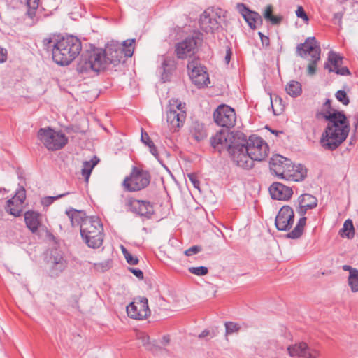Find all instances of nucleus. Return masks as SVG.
Wrapping results in <instances>:
<instances>
[{"mask_svg":"<svg viewBox=\"0 0 358 358\" xmlns=\"http://www.w3.org/2000/svg\"><path fill=\"white\" fill-rule=\"evenodd\" d=\"M268 152V144L262 138L252 135L246 139L243 134L239 145L232 151V160L237 166L250 169L253 167L255 161L264 160Z\"/></svg>","mask_w":358,"mask_h":358,"instance_id":"obj_1","label":"nucleus"},{"mask_svg":"<svg viewBox=\"0 0 358 358\" xmlns=\"http://www.w3.org/2000/svg\"><path fill=\"white\" fill-rule=\"evenodd\" d=\"M324 118L327 125L320 138V144L325 150H334L348 137L349 123L344 113L340 111H327Z\"/></svg>","mask_w":358,"mask_h":358,"instance_id":"obj_2","label":"nucleus"},{"mask_svg":"<svg viewBox=\"0 0 358 358\" xmlns=\"http://www.w3.org/2000/svg\"><path fill=\"white\" fill-rule=\"evenodd\" d=\"M43 44L46 49H51L53 60L61 66L69 65L82 50L80 41L73 36H67L60 39L55 37L45 38Z\"/></svg>","mask_w":358,"mask_h":358,"instance_id":"obj_3","label":"nucleus"},{"mask_svg":"<svg viewBox=\"0 0 358 358\" xmlns=\"http://www.w3.org/2000/svg\"><path fill=\"white\" fill-rule=\"evenodd\" d=\"M80 234L88 247L99 248L103 241V227L98 217L86 218L80 226Z\"/></svg>","mask_w":358,"mask_h":358,"instance_id":"obj_4","label":"nucleus"},{"mask_svg":"<svg viewBox=\"0 0 358 358\" xmlns=\"http://www.w3.org/2000/svg\"><path fill=\"white\" fill-rule=\"evenodd\" d=\"M108 64L104 50L96 49L82 56L77 65V70L80 73H88L91 71L99 72L106 69Z\"/></svg>","mask_w":358,"mask_h":358,"instance_id":"obj_5","label":"nucleus"},{"mask_svg":"<svg viewBox=\"0 0 358 358\" xmlns=\"http://www.w3.org/2000/svg\"><path fill=\"white\" fill-rule=\"evenodd\" d=\"M134 39H130L124 41L122 44L117 42L108 44L104 52L108 63L116 66L121 62H124L126 58L131 57L134 53Z\"/></svg>","mask_w":358,"mask_h":358,"instance_id":"obj_6","label":"nucleus"},{"mask_svg":"<svg viewBox=\"0 0 358 358\" xmlns=\"http://www.w3.org/2000/svg\"><path fill=\"white\" fill-rule=\"evenodd\" d=\"M38 138L50 151L59 150L68 143L67 136L62 131L55 130L49 127L41 128L38 131Z\"/></svg>","mask_w":358,"mask_h":358,"instance_id":"obj_7","label":"nucleus"},{"mask_svg":"<svg viewBox=\"0 0 358 358\" xmlns=\"http://www.w3.org/2000/svg\"><path fill=\"white\" fill-rule=\"evenodd\" d=\"M242 133L234 134L229 130H221L211 138L212 146L219 152L227 150L232 158V151L237 145H239Z\"/></svg>","mask_w":358,"mask_h":358,"instance_id":"obj_8","label":"nucleus"},{"mask_svg":"<svg viewBox=\"0 0 358 358\" xmlns=\"http://www.w3.org/2000/svg\"><path fill=\"white\" fill-rule=\"evenodd\" d=\"M150 182L148 171L133 166L129 176L122 182V186L128 192H137L146 187Z\"/></svg>","mask_w":358,"mask_h":358,"instance_id":"obj_9","label":"nucleus"},{"mask_svg":"<svg viewBox=\"0 0 358 358\" xmlns=\"http://www.w3.org/2000/svg\"><path fill=\"white\" fill-rule=\"evenodd\" d=\"M185 104L178 99L169 101V110L166 113V121L171 129L178 131L183 126L186 119Z\"/></svg>","mask_w":358,"mask_h":358,"instance_id":"obj_10","label":"nucleus"},{"mask_svg":"<svg viewBox=\"0 0 358 358\" xmlns=\"http://www.w3.org/2000/svg\"><path fill=\"white\" fill-rule=\"evenodd\" d=\"M189 76L192 83L198 87H203L210 83L208 74L206 68L199 60L193 59L187 64Z\"/></svg>","mask_w":358,"mask_h":358,"instance_id":"obj_11","label":"nucleus"},{"mask_svg":"<svg viewBox=\"0 0 358 358\" xmlns=\"http://www.w3.org/2000/svg\"><path fill=\"white\" fill-rule=\"evenodd\" d=\"M215 123L222 127L231 128L236 122V115L234 108L227 105H220L213 113Z\"/></svg>","mask_w":358,"mask_h":358,"instance_id":"obj_12","label":"nucleus"},{"mask_svg":"<svg viewBox=\"0 0 358 358\" xmlns=\"http://www.w3.org/2000/svg\"><path fill=\"white\" fill-rule=\"evenodd\" d=\"M287 350L289 355L294 358H319L321 355L318 349L308 345L304 341L289 345Z\"/></svg>","mask_w":358,"mask_h":358,"instance_id":"obj_13","label":"nucleus"},{"mask_svg":"<svg viewBox=\"0 0 358 358\" xmlns=\"http://www.w3.org/2000/svg\"><path fill=\"white\" fill-rule=\"evenodd\" d=\"M220 12V9L208 8L203 13L200 17L199 24L203 31L213 32L219 28Z\"/></svg>","mask_w":358,"mask_h":358,"instance_id":"obj_14","label":"nucleus"},{"mask_svg":"<svg viewBox=\"0 0 358 358\" xmlns=\"http://www.w3.org/2000/svg\"><path fill=\"white\" fill-rule=\"evenodd\" d=\"M127 313L130 317L134 319L146 318L150 313L148 299L141 296L136 298L134 301L127 306Z\"/></svg>","mask_w":358,"mask_h":358,"instance_id":"obj_15","label":"nucleus"},{"mask_svg":"<svg viewBox=\"0 0 358 358\" xmlns=\"http://www.w3.org/2000/svg\"><path fill=\"white\" fill-rule=\"evenodd\" d=\"M296 53L303 58L309 55L311 59H320L321 49L320 43L315 37H308L303 43L297 45Z\"/></svg>","mask_w":358,"mask_h":358,"instance_id":"obj_16","label":"nucleus"},{"mask_svg":"<svg viewBox=\"0 0 358 358\" xmlns=\"http://www.w3.org/2000/svg\"><path fill=\"white\" fill-rule=\"evenodd\" d=\"M26 199V191L23 187L17 189L15 194L7 201L6 210L9 214L19 217L23 210V204Z\"/></svg>","mask_w":358,"mask_h":358,"instance_id":"obj_17","label":"nucleus"},{"mask_svg":"<svg viewBox=\"0 0 358 358\" xmlns=\"http://www.w3.org/2000/svg\"><path fill=\"white\" fill-rule=\"evenodd\" d=\"M294 221V213L289 206H282L275 217V224L276 228L280 231L289 230Z\"/></svg>","mask_w":358,"mask_h":358,"instance_id":"obj_18","label":"nucleus"},{"mask_svg":"<svg viewBox=\"0 0 358 358\" xmlns=\"http://www.w3.org/2000/svg\"><path fill=\"white\" fill-rule=\"evenodd\" d=\"M342 63L343 57L334 51H330L328 54L327 62L324 64V68L329 72H335L338 75H350V72L346 66L341 67Z\"/></svg>","mask_w":358,"mask_h":358,"instance_id":"obj_19","label":"nucleus"},{"mask_svg":"<svg viewBox=\"0 0 358 358\" xmlns=\"http://www.w3.org/2000/svg\"><path fill=\"white\" fill-rule=\"evenodd\" d=\"M316 206H312L306 204H299L298 203V206L296 207V213L301 216V217L299 220L296 227L294 229L291 231L287 236L292 239L299 238L303 234L304 227L306 223V217H304L308 210L313 209Z\"/></svg>","mask_w":358,"mask_h":358,"instance_id":"obj_20","label":"nucleus"},{"mask_svg":"<svg viewBox=\"0 0 358 358\" xmlns=\"http://www.w3.org/2000/svg\"><path fill=\"white\" fill-rule=\"evenodd\" d=\"M48 264L49 274L52 277H57L60 275L67 266L66 260L57 251L52 253Z\"/></svg>","mask_w":358,"mask_h":358,"instance_id":"obj_21","label":"nucleus"},{"mask_svg":"<svg viewBox=\"0 0 358 358\" xmlns=\"http://www.w3.org/2000/svg\"><path fill=\"white\" fill-rule=\"evenodd\" d=\"M197 46L196 39L192 36L187 37L176 45V52L179 59H185L194 55Z\"/></svg>","mask_w":358,"mask_h":358,"instance_id":"obj_22","label":"nucleus"},{"mask_svg":"<svg viewBox=\"0 0 358 358\" xmlns=\"http://www.w3.org/2000/svg\"><path fill=\"white\" fill-rule=\"evenodd\" d=\"M127 206L131 212L141 216L149 217L154 213L153 206L149 201L130 199Z\"/></svg>","mask_w":358,"mask_h":358,"instance_id":"obj_23","label":"nucleus"},{"mask_svg":"<svg viewBox=\"0 0 358 358\" xmlns=\"http://www.w3.org/2000/svg\"><path fill=\"white\" fill-rule=\"evenodd\" d=\"M291 164L292 161L289 159L276 155L271 159L270 169L277 176L284 179Z\"/></svg>","mask_w":358,"mask_h":358,"instance_id":"obj_24","label":"nucleus"},{"mask_svg":"<svg viewBox=\"0 0 358 358\" xmlns=\"http://www.w3.org/2000/svg\"><path fill=\"white\" fill-rule=\"evenodd\" d=\"M236 8L252 29H256L257 24L262 23L261 15L257 12L250 10L245 4L238 3Z\"/></svg>","mask_w":358,"mask_h":358,"instance_id":"obj_25","label":"nucleus"},{"mask_svg":"<svg viewBox=\"0 0 358 358\" xmlns=\"http://www.w3.org/2000/svg\"><path fill=\"white\" fill-rule=\"evenodd\" d=\"M269 192L272 199L282 201L289 200L293 194L292 188L280 182H273L269 187Z\"/></svg>","mask_w":358,"mask_h":358,"instance_id":"obj_26","label":"nucleus"},{"mask_svg":"<svg viewBox=\"0 0 358 358\" xmlns=\"http://www.w3.org/2000/svg\"><path fill=\"white\" fill-rule=\"evenodd\" d=\"M306 169L301 164H290V167L285 173V178L287 180L299 182L304 180L306 176Z\"/></svg>","mask_w":358,"mask_h":358,"instance_id":"obj_27","label":"nucleus"},{"mask_svg":"<svg viewBox=\"0 0 358 358\" xmlns=\"http://www.w3.org/2000/svg\"><path fill=\"white\" fill-rule=\"evenodd\" d=\"M42 215L35 211L29 210L24 213V220L27 228L36 233L41 225Z\"/></svg>","mask_w":358,"mask_h":358,"instance_id":"obj_28","label":"nucleus"},{"mask_svg":"<svg viewBox=\"0 0 358 358\" xmlns=\"http://www.w3.org/2000/svg\"><path fill=\"white\" fill-rule=\"evenodd\" d=\"M66 215L71 220V224L73 227H76L78 225L81 226L82 223L86 218H90L89 217H85V214L79 210H76L75 209L71 208L66 211Z\"/></svg>","mask_w":358,"mask_h":358,"instance_id":"obj_29","label":"nucleus"},{"mask_svg":"<svg viewBox=\"0 0 358 358\" xmlns=\"http://www.w3.org/2000/svg\"><path fill=\"white\" fill-rule=\"evenodd\" d=\"M99 162V158L94 156L91 160L85 161L83 163L81 174L85 178V182H88L92 171L93 170L94 166L98 164Z\"/></svg>","mask_w":358,"mask_h":358,"instance_id":"obj_30","label":"nucleus"},{"mask_svg":"<svg viewBox=\"0 0 358 358\" xmlns=\"http://www.w3.org/2000/svg\"><path fill=\"white\" fill-rule=\"evenodd\" d=\"M190 132L194 138L197 141H200L206 137L204 125L198 122L193 123Z\"/></svg>","mask_w":358,"mask_h":358,"instance_id":"obj_31","label":"nucleus"},{"mask_svg":"<svg viewBox=\"0 0 358 358\" xmlns=\"http://www.w3.org/2000/svg\"><path fill=\"white\" fill-rule=\"evenodd\" d=\"M287 93L292 97L299 96L302 92L301 85L299 82L292 80L286 86Z\"/></svg>","mask_w":358,"mask_h":358,"instance_id":"obj_32","label":"nucleus"},{"mask_svg":"<svg viewBox=\"0 0 358 358\" xmlns=\"http://www.w3.org/2000/svg\"><path fill=\"white\" fill-rule=\"evenodd\" d=\"M174 61L173 59L165 57L163 59V62L162 63V69L163 70L162 73V79L165 80L167 77V74L170 73L171 71L174 69Z\"/></svg>","mask_w":358,"mask_h":358,"instance_id":"obj_33","label":"nucleus"},{"mask_svg":"<svg viewBox=\"0 0 358 358\" xmlns=\"http://www.w3.org/2000/svg\"><path fill=\"white\" fill-rule=\"evenodd\" d=\"M273 6L272 5H268L263 13L264 17L271 22L273 24H278L280 22L282 18L279 16L273 15Z\"/></svg>","mask_w":358,"mask_h":358,"instance_id":"obj_34","label":"nucleus"},{"mask_svg":"<svg viewBox=\"0 0 358 358\" xmlns=\"http://www.w3.org/2000/svg\"><path fill=\"white\" fill-rule=\"evenodd\" d=\"M298 203L299 204H306L312 206H317V199L310 194H301L297 200Z\"/></svg>","mask_w":358,"mask_h":358,"instance_id":"obj_35","label":"nucleus"},{"mask_svg":"<svg viewBox=\"0 0 358 358\" xmlns=\"http://www.w3.org/2000/svg\"><path fill=\"white\" fill-rule=\"evenodd\" d=\"M20 4L29 8L28 14L31 16L34 10L38 8L39 0H16Z\"/></svg>","mask_w":358,"mask_h":358,"instance_id":"obj_36","label":"nucleus"},{"mask_svg":"<svg viewBox=\"0 0 358 358\" xmlns=\"http://www.w3.org/2000/svg\"><path fill=\"white\" fill-rule=\"evenodd\" d=\"M348 285L352 292H358V270H353L349 275Z\"/></svg>","mask_w":358,"mask_h":358,"instance_id":"obj_37","label":"nucleus"},{"mask_svg":"<svg viewBox=\"0 0 358 358\" xmlns=\"http://www.w3.org/2000/svg\"><path fill=\"white\" fill-rule=\"evenodd\" d=\"M342 231L344 233H346L345 234L348 238H350L353 237L354 234H355L354 226H353V223L351 220H347L344 222Z\"/></svg>","mask_w":358,"mask_h":358,"instance_id":"obj_38","label":"nucleus"},{"mask_svg":"<svg viewBox=\"0 0 358 358\" xmlns=\"http://www.w3.org/2000/svg\"><path fill=\"white\" fill-rule=\"evenodd\" d=\"M121 249L128 264L131 265H136L138 263V259L129 253L124 246L122 245Z\"/></svg>","mask_w":358,"mask_h":358,"instance_id":"obj_39","label":"nucleus"},{"mask_svg":"<svg viewBox=\"0 0 358 358\" xmlns=\"http://www.w3.org/2000/svg\"><path fill=\"white\" fill-rule=\"evenodd\" d=\"M224 326L226 328V335L236 333L240 330L239 324L235 322H227Z\"/></svg>","mask_w":358,"mask_h":358,"instance_id":"obj_40","label":"nucleus"},{"mask_svg":"<svg viewBox=\"0 0 358 358\" xmlns=\"http://www.w3.org/2000/svg\"><path fill=\"white\" fill-rule=\"evenodd\" d=\"M189 271L196 275L202 276L208 273V269L206 266L189 267Z\"/></svg>","mask_w":358,"mask_h":358,"instance_id":"obj_41","label":"nucleus"},{"mask_svg":"<svg viewBox=\"0 0 358 358\" xmlns=\"http://www.w3.org/2000/svg\"><path fill=\"white\" fill-rule=\"evenodd\" d=\"M138 338L141 340L143 345L149 350H154V345L150 343V337L145 334H141Z\"/></svg>","mask_w":358,"mask_h":358,"instance_id":"obj_42","label":"nucleus"},{"mask_svg":"<svg viewBox=\"0 0 358 358\" xmlns=\"http://www.w3.org/2000/svg\"><path fill=\"white\" fill-rule=\"evenodd\" d=\"M320 59H310V62L308 65L307 72L309 76H313L316 73L317 64Z\"/></svg>","mask_w":358,"mask_h":358,"instance_id":"obj_43","label":"nucleus"},{"mask_svg":"<svg viewBox=\"0 0 358 358\" xmlns=\"http://www.w3.org/2000/svg\"><path fill=\"white\" fill-rule=\"evenodd\" d=\"M336 99L341 102L344 105H348L349 103V99L348 98L347 94L343 90H338L336 93Z\"/></svg>","mask_w":358,"mask_h":358,"instance_id":"obj_44","label":"nucleus"},{"mask_svg":"<svg viewBox=\"0 0 358 358\" xmlns=\"http://www.w3.org/2000/svg\"><path fill=\"white\" fill-rule=\"evenodd\" d=\"M69 193H64V194H59L57 196H47V197H45L44 199H43L42 200V204L43 206H50L51 203H53L54 201L59 199V198H62V196L68 194Z\"/></svg>","mask_w":358,"mask_h":358,"instance_id":"obj_45","label":"nucleus"},{"mask_svg":"<svg viewBox=\"0 0 358 358\" xmlns=\"http://www.w3.org/2000/svg\"><path fill=\"white\" fill-rule=\"evenodd\" d=\"M201 251V246L194 245V246H192L191 248H188L187 250H186L184 252V254L186 256L189 257V256L194 255L199 253Z\"/></svg>","mask_w":358,"mask_h":358,"instance_id":"obj_46","label":"nucleus"},{"mask_svg":"<svg viewBox=\"0 0 358 358\" xmlns=\"http://www.w3.org/2000/svg\"><path fill=\"white\" fill-rule=\"evenodd\" d=\"M187 177L194 187L199 190V181L197 176L194 173H191L187 174Z\"/></svg>","mask_w":358,"mask_h":358,"instance_id":"obj_47","label":"nucleus"},{"mask_svg":"<svg viewBox=\"0 0 358 358\" xmlns=\"http://www.w3.org/2000/svg\"><path fill=\"white\" fill-rule=\"evenodd\" d=\"M109 263L108 262H102V263H97L94 264V268L101 272H104L109 269Z\"/></svg>","mask_w":358,"mask_h":358,"instance_id":"obj_48","label":"nucleus"},{"mask_svg":"<svg viewBox=\"0 0 358 358\" xmlns=\"http://www.w3.org/2000/svg\"><path fill=\"white\" fill-rule=\"evenodd\" d=\"M296 15L299 18L303 19L306 22L308 21V17L302 6H299L296 10Z\"/></svg>","mask_w":358,"mask_h":358,"instance_id":"obj_49","label":"nucleus"},{"mask_svg":"<svg viewBox=\"0 0 358 358\" xmlns=\"http://www.w3.org/2000/svg\"><path fill=\"white\" fill-rule=\"evenodd\" d=\"M141 141L147 146L153 143L152 141L150 139V136H148V134H147V132L144 131L143 129H141Z\"/></svg>","mask_w":358,"mask_h":358,"instance_id":"obj_50","label":"nucleus"},{"mask_svg":"<svg viewBox=\"0 0 358 358\" xmlns=\"http://www.w3.org/2000/svg\"><path fill=\"white\" fill-rule=\"evenodd\" d=\"M258 34L260 37L262 45L265 47H268L270 44L269 38L266 36H264L262 32H259Z\"/></svg>","mask_w":358,"mask_h":358,"instance_id":"obj_51","label":"nucleus"},{"mask_svg":"<svg viewBox=\"0 0 358 358\" xmlns=\"http://www.w3.org/2000/svg\"><path fill=\"white\" fill-rule=\"evenodd\" d=\"M7 60V50L0 46V63H3Z\"/></svg>","mask_w":358,"mask_h":358,"instance_id":"obj_52","label":"nucleus"},{"mask_svg":"<svg viewBox=\"0 0 358 358\" xmlns=\"http://www.w3.org/2000/svg\"><path fill=\"white\" fill-rule=\"evenodd\" d=\"M129 271L135 275L136 276L138 279H143V272L141 271V270L138 269V268H129Z\"/></svg>","mask_w":358,"mask_h":358,"instance_id":"obj_53","label":"nucleus"},{"mask_svg":"<svg viewBox=\"0 0 358 358\" xmlns=\"http://www.w3.org/2000/svg\"><path fill=\"white\" fill-rule=\"evenodd\" d=\"M323 108H324V114H323V116L324 117V115L325 113L327 112V111H331V112H334L336 111L335 110H333L331 108V101L329 99H327L326 101V102L324 103L323 105Z\"/></svg>","mask_w":358,"mask_h":358,"instance_id":"obj_54","label":"nucleus"},{"mask_svg":"<svg viewBox=\"0 0 358 358\" xmlns=\"http://www.w3.org/2000/svg\"><path fill=\"white\" fill-rule=\"evenodd\" d=\"M149 148H150V152L155 157H158V152H157V149L156 148V146L155 145L154 143L150 144L148 146Z\"/></svg>","mask_w":358,"mask_h":358,"instance_id":"obj_55","label":"nucleus"},{"mask_svg":"<svg viewBox=\"0 0 358 358\" xmlns=\"http://www.w3.org/2000/svg\"><path fill=\"white\" fill-rule=\"evenodd\" d=\"M231 54H232V52H231V49L229 48H228L227 50L226 55H225V58H224L225 62L227 64L230 62Z\"/></svg>","mask_w":358,"mask_h":358,"instance_id":"obj_56","label":"nucleus"},{"mask_svg":"<svg viewBox=\"0 0 358 358\" xmlns=\"http://www.w3.org/2000/svg\"><path fill=\"white\" fill-rule=\"evenodd\" d=\"M343 269L345 271H349V275L351 273V272L353 271V270H357L356 268H352L350 266H348V265H344L343 266Z\"/></svg>","mask_w":358,"mask_h":358,"instance_id":"obj_57","label":"nucleus"},{"mask_svg":"<svg viewBox=\"0 0 358 358\" xmlns=\"http://www.w3.org/2000/svg\"><path fill=\"white\" fill-rule=\"evenodd\" d=\"M209 334V331H207V330H204L201 332V334L199 335V337L200 338H203L205 337L206 336L208 335Z\"/></svg>","mask_w":358,"mask_h":358,"instance_id":"obj_58","label":"nucleus"},{"mask_svg":"<svg viewBox=\"0 0 358 358\" xmlns=\"http://www.w3.org/2000/svg\"><path fill=\"white\" fill-rule=\"evenodd\" d=\"M163 340H164V341L165 343H168L169 342V338L166 336H164Z\"/></svg>","mask_w":358,"mask_h":358,"instance_id":"obj_59","label":"nucleus"}]
</instances>
